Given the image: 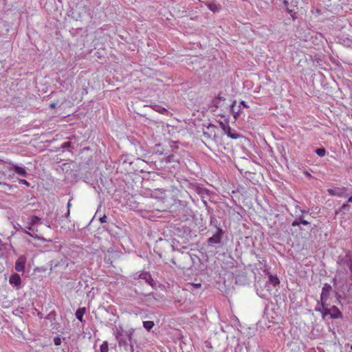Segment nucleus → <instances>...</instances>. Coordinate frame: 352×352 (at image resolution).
<instances>
[{
	"mask_svg": "<svg viewBox=\"0 0 352 352\" xmlns=\"http://www.w3.org/2000/svg\"><path fill=\"white\" fill-rule=\"evenodd\" d=\"M70 145V142H65L63 144V148H67V147H69Z\"/></svg>",
	"mask_w": 352,
	"mask_h": 352,
	"instance_id": "obj_28",
	"label": "nucleus"
},
{
	"mask_svg": "<svg viewBox=\"0 0 352 352\" xmlns=\"http://www.w3.org/2000/svg\"><path fill=\"white\" fill-rule=\"evenodd\" d=\"M197 192H198V194L200 195L201 197L203 198V199L205 198V195H208L207 190L204 189V188H199V189H197Z\"/></svg>",
	"mask_w": 352,
	"mask_h": 352,
	"instance_id": "obj_18",
	"label": "nucleus"
},
{
	"mask_svg": "<svg viewBox=\"0 0 352 352\" xmlns=\"http://www.w3.org/2000/svg\"><path fill=\"white\" fill-rule=\"evenodd\" d=\"M216 228V232L213 234L212 236L210 237L208 239V244H219L221 241L222 236H223V230L221 228H220L219 226L215 225Z\"/></svg>",
	"mask_w": 352,
	"mask_h": 352,
	"instance_id": "obj_3",
	"label": "nucleus"
},
{
	"mask_svg": "<svg viewBox=\"0 0 352 352\" xmlns=\"http://www.w3.org/2000/svg\"><path fill=\"white\" fill-rule=\"evenodd\" d=\"M19 182V184L25 185L26 186H30V183L27 182L25 179H20Z\"/></svg>",
	"mask_w": 352,
	"mask_h": 352,
	"instance_id": "obj_24",
	"label": "nucleus"
},
{
	"mask_svg": "<svg viewBox=\"0 0 352 352\" xmlns=\"http://www.w3.org/2000/svg\"><path fill=\"white\" fill-rule=\"evenodd\" d=\"M300 223L307 226V225L309 224V222L303 219L302 216H300L298 219H296L292 222V226L293 227H296V226H298Z\"/></svg>",
	"mask_w": 352,
	"mask_h": 352,
	"instance_id": "obj_11",
	"label": "nucleus"
},
{
	"mask_svg": "<svg viewBox=\"0 0 352 352\" xmlns=\"http://www.w3.org/2000/svg\"><path fill=\"white\" fill-rule=\"evenodd\" d=\"M69 214H70V210H69V209H68L67 213L65 214L66 217H69Z\"/></svg>",
	"mask_w": 352,
	"mask_h": 352,
	"instance_id": "obj_30",
	"label": "nucleus"
},
{
	"mask_svg": "<svg viewBox=\"0 0 352 352\" xmlns=\"http://www.w3.org/2000/svg\"><path fill=\"white\" fill-rule=\"evenodd\" d=\"M316 153L318 156L323 157L326 154V150L324 148H320L316 151Z\"/></svg>",
	"mask_w": 352,
	"mask_h": 352,
	"instance_id": "obj_17",
	"label": "nucleus"
},
{
	"mask_svg": "<svg viewBox=\"0 0 352 352\" xmlns=\"http://www.w3.org/2000/svg\"><path fill=\"white\" fill-rule=\"evenodd\" d=\"M12 168H13L14 172L17 175H19L20 176H22V177H27L28 173H27L25 168L21 167V166H19L18 165L13 164H12Z\"/></svg>",
	"mask_w": 352,
	"mask_h": 352,
	"instance_id": "obj_10",
	"label": "nucleus"
},
{
	"mask_svg": "<svg viewBox=\"0 0 352 352\" xmlns=\"http://www.w3.org/2000/svg\"><path fill=\"white\" fill-rule=\"evenodd\" d=\"M72 204H71V202L70 201L67 203V208L68 209H69V208L71 207Z\"/></svg>",
	"mask_w": 352,
	"mask_h": 352,
	"instance_id": "obj_34",
	"label": "nucleus"
},
{
	"mask_svg": "<svg viewBox=\"0 0 352 352\" xmlns=\"http://www.w3.org/2000/svg\"><path fill=\"white\" fill-rule=\"evenodd\" d=\"M154 322L153 321H151V320H148V321H144L143 322V327L148 331H151L153 327H154Z\"/></svg>",
	"mask_w": 352,
	"mask_h": 352,
	"instance_id": "obj_14",
	"label": "nucleus"
},
{
	"mask_svg": "<svg viewBox=\"0 0 352 352\" xmlns=\"http://www.w3.org/2000/svg\"><path fill=\"white\" fill-rule=\"evenodd\" d=\"M328 290L325 292V288L324 287L321 294V301L323 302L324 300H326L328 298Z\"/></svg>",
	"mask_w": 352,
	"mask_h": 352,
	"instance_id": "obj_19",
	"label": "nucleus"
},
{
	"mask_svg": "<svg viewBox=\"0 0 352 352\" xmlns=\"http://www.w3.org/2000/svg\"><path fill=\"white\" fill-rule=\"evenodd\" d=\"M323 317L329 315L331 318H342V313L336 306H332L331 308L322 307Z\"/></svg>",
	"mask_w": 352,
	"mask_h": 352,
	"instance_id": "obj_2",
	"label": "nucleus"
},
{
	"mask_svg": "<svg viewBox=\"0 0 352 352\" xmlns=\"http://www.w3.org/2000/svg\"><path fill=\"white\" fill-rule=\"evenodd\" d=\"M240 105H242L243 107H245V108H248V104H246V102L243 100H242L241 102H240Z\"/></svg>",
	"mask_w": 352,
	"mask_h": 352,
	"instance_id": "obj_27",
	"label": "nucleus"
},
{
	"mask_svg": "<svg viewBox=\"0 0 352 352\" xmlns=\"http://www.w3.org/2000/svg\"><path fill=\"white\" fill-rule=\"evenodd\" d=\"M100 352H108L109 351V346L108 343L107 341H104L102 343V344L100 346Z\"/></svg>",
	"mask_w": 352,
	"mask_h": 352,
	"instance_id": "obj_16",
	"label": "nucleus"
},
{
	"mask_svg": "<svg viewBox=\"0 0 352 352\" xmlns=\"http://www.w3.org/2000/svg\"><path fill=\"white\" fill-rule=\"evenodd\" d=\"M348 202H351V203H352V196H351V197L348 199Z\"/></svg>",
	"mask_w": 352,
	"mask_h": 352,
	"instance_id": "obj_35",
	"label": "nucleus"
},
{
	"mask_svg": "<svg viewBox=\"0 0 352 352\" xmlns=\"http://www.w3.org/2000/svg\"><path fill=\"white\" fill-rule=\"evenodd\" d=\"M208 8L213 12H217L221 10V6L214 3H208L206 4Z\"/></svg>",
	"mask_w": 352,
	"mask_h": 352,
	"instance_id": "obj_12",
	"label": "nucleus"
},
{
	"mask_svg": "<svg viewBox=\"0 0 352 352\" xmlns=\"http://www.w3.org/2000/svg\"><path fill=\"white\" fill-rule=\"evenodd\" d=\"M269 280L274 286H276V285L279 284V279L276 276L270 275L269 276Z\"/></svg>",
	"mask_w": 352,
	"mask_h": 352,
	"instance_id": "obj_15",
	"label": "nucleus"
},
{
	"mask_svg": "<svg viewBox=\"0 0 352 352\" xmlns=\"http://www.w3.org/2000/svg\"><path fill=\"white\" fill-rule=\"evenodd\" d=\"M351 349L352 350V345L351 346Z\"/></svg>",
	"mask_w": 352,
	"mask_h": 352,
	"instance_id": "obj_38",
	"label": "nucleus"
},
{
	"mask_svg": "<svg viewBox=\"0 0 352 352\" xmlns=\"http://www.w3.org/2000/svg\"><path fill=\"white\" fill-rule=\"evenodd\" d=\"M100 221L102 223L107 222V217H106V215H104L103 217H100Z\"/></svg>",
	"mask_w": 352,
	"mask_h": 352,
	"instance_id": "obj_26",
	"label": "nucleus"
},
{
	"mask_svg": "<svg viewBox=\"0 0 352 352\" xmlns=\"http://www.w3.org/2000/svg\"><path fill=\"white\" fill-rule=\"evenodd\" d=\"M27 258L25 256H20L15 262L14 268L18 272H23Z\"/></svg>",
	"mask_w": 352,
	"mask_h": 352,
	"instance_id": "obj_5",
	"label": "nucleus"
},
{
	"mask_svg": "<svg viewBox=\"0 0 352 352\" xmlns=\"http://www.w3.org/2000/svg\"><path fill=\"white\" fill-rule=\"evenodd\" d=\"M50 107H51L52 108H55V107H56V103H54V102L51 103V104H50Z\"/></svg>",
	"mask_w": 352,
	"mask_h": 352,
	"instance_id": "obj_33",
	"label": "nucleus"
},
{
	"mask_svg": "<svg viewBox=\"0 0 352 352\" xmlns=\"http://www.w3.org/2000/svg\"><path fill=\"white\" fill-rule=\"evenodd\" d=\"M327 287H328V289H331V286L330 285H328Z\"/></svg>",
	"mask_w": 352,
	"mask_h": 352,
	"instance_id": "obj_37",
	"label": "nucleus"
},
{
	"mask_svg": "<svg viewBox=\"0 0 352 352\" xmlns=\"http://www.w3.org/2000/svg\"><path fill=\"white\" fill-rule=\"evenodd\" d=\"M140 276L142 278L146 279V282H148V280L151 279V275L146 272L141 274Z\"/></svg>",
	"mask_w": 352,
	"mask_h": 352,
	"instance_id": "obj_21",
	"label": "nucleus"
},
{
	"mask_svg": "<svg viewBox=\"0 0 352 352\" xmlns=\"http://www.w3.org/2000/svg\"><path fill=\"white\" fill-rule=\"evenodd\" d=\"M41 223L42 222L41 221V219L38 217L31 216L29 219V221L27 223V226L25 228L21 227L20 228L23 232L28 234L32 237L34 239H38V240H41L42 241H46L47 240L45 239H44L43 237H40L37 234V226Z\"/></svg>",
	"mask_w": 352,
	"mask_h": 352,
	"instance_id": "obj_1",
	"label": "nucleus"
},
{
	"mask_svg": "<svg viewBox=\"0 0 352 352\" xmlns=\"http://www.w3.org/2000/svg\"><path fill=\"white\" fill-rule=\"evenodd\" d=\"M221 98H215L212 102V105L217 108L221 106Z\"/></svg>",
	"mask_w": 352,
	"mask_h": 352,
	"instance_id": "obj_20",
	"label": "nucleus"
},
{
	"mask_svg": "<svg viewBox=\"0 0 352 352\" xmlns=\"http://www.w3.org/2000/svg\"><path fill=\"white\" fill-rule=\"evenodd\" d=\"M230 110L233 113L234 119H236L241 113V105L236 107V101L234 100L232 104L230 105Z\"/></svg>",
	"mask_w": 352,
	"mask_h": 352,
	"instance_id": "obj_9",
	"label": "nucleus"
},
{
	"mask_svg": "<svg viewBox=\"0 0 352 352\" xmlns=\"http://www.w3.org/2000/svg\"><path fill=\"white\" fill-rule=\"evenodd\" d=\"M132 334H133V333H132V332H131V331L128 333L127 336H128V337H129V340H131V336H132Z\"/></svg>",
	"mask_w": 352,
	"mask_h": 352,
	"instance_id": "obj_29",
	"label": "nucleus"
},
{
	"mask_svg": "<svg viewBox=\"0 0 352 352\" xmlns=\"http://www.w3.org/2000/svg\"><path fill=\"white\" fill-rule=\"evenodd\" d=\"M157 294L149 293L147 294H142L141 299L147 305L153 304L155 300H157Z\"/></svg>",
	"mask_w": 352,
	"mask_h": 352,
	"instance_id": "obj_7",
	"label": "nucleus"
},
{
	"mask_svg": "<svg viewBox=\"0 0 352 352\" xmlns=\"http://www.w3.org/2000/svg\"><path fill=\"white\" fill-rule=\"evenodd\" d=\"M210 224L213 225L214 227H215V225H217L218 226L217 220L216 219H214V217H212L210 219Z\"/></svg>",
	"mask_w": 352,
	"mask_h": 352,
	"instance_id": "obj_25",
	"label": "nucleus"
},
{
	"mask_svg": "<svg viewBox=\"0 0 352 352\" xmlns=\"http://www.w3.org/2000/svg\"><path fill=\"white\" fill-rule=\"evenodd\" d=\"M347 207H348V204H344L342 205V208L346 209Z\"/></svg>",
	"mask_w": 352,
	"mask_h": 352,
	"instance_id": "obj_31",
	"label": "nucleus"
},
{
	"mask_svg": "<svg viewBox=\"0 0 352 352\" xmlns=\"http://www.w3.org/2000/svg\"><path fill=\"white\" fill-rule=\"evenodd\" d=\"M300 212H302V213H308V211H307V210H301V209H300Z\"/></svg>",
	"mask_w": 352,
	"mask_h": 352,
	"instance_id": "obj_36",
	"label": "nucleus"
},
{
	"mask_svg": "<svg viewBox=\"0 0 352 352\" xmlns=\"http://www.w3.org/2000/svg\"><path fill=\"white\" fill-rule=\"evenodd\" d=\"M54 344L56 346L60 345L61 342H62L60 338H59V337L54 338Z\"/></svg>",
	"mask_w": 352,
	"mask_h": 352,
	"instance_id": "obj_22",
	"label": "nucleus"
},
{
	"mask_svg": "<svg viewBox=\"0 0 352 352\" xmlns=\"http://www.w3.org/2000/svg\"><path fill=\"white\" fill-rule=\"evenodd\" d=\"M3 61L0 60V69L3 67Z\"/></svg>",
	"mask_w": 352,
	"mask_h": 352,
	"instance_id": "obj_32",
	"label": "nucleus"
},
{
	"mask_svg": "<svg viewBox=\"0 0 352 352\" xmlns=\"http://www.w3.org/2000/svg\"><path fill=\"white\" fill-rule=\"evenodd\" d=\"M85 311H86L85 308L82 307V308H79L76 311V317L80 322H82V320H83V316L85 313Z\"/></svg>",
	"mask_w": 352,
	"mask_h": 352,
	"instance_id": "obj_13",
	"label": "nucleus"
},
{
	"mask_svg": "<svg viewBox=\"0 0 352 352\" xmlns=\"http://www.w3.org/2000/svg\"><path fill=\"white\" fill-rule=\"evenodd\" d=\"M346 189L345 188H328L327 192L331 196H336L338 197H346L347 194L346 193Z\"/></svg>",
	"mask_w": 352,
	"mask_h": 352,
	"instance_id": "obj_4",
	"label": "nucleus"
},
{
	"mask_svg": "<svg viewBox=\"0 0 352 352\" xmlns=\"http://www.w3.org/2000/svg\"><path fill=\"white\" fill-rule=\"evenodd\" d=\"M120 336H121V333H118L117 336H116V338L118 340V342H119L120 345L125 343V341H124L122 338H120Z\"/></svg>",
	"mask_w": 352,
	"mask_h": 352,
	"instance_id": "obj_23",
	"label": "nucleus"
},
{
	"mask_svg": "<svg viewBox=\"0 0 352 352\" xmlns=\"http://www.w3.org/2000/svg\"><path fill=\"white\" fill-rule=\"evenodd\" d=\"M223 130L224 131V133L228 137H230V138H232L233 140H236L240 137V135L239 133H237L236 131H233V132L232 131V129L228 124L223 125Z\"/></svg>",
	"mask_w": 352,
	"mask_h": 352,
	"instance_id": "obj_8",
	"label": "nucleus"
},
{
	"mask_svg": "<svg viewBox=\"0 0 352 352\" xmlns=\"http://www.w3.org/2000/svg\"><path fill=\"white\" fill-rule=\"evenodd\" d=\"M10 284L15 287L16 288H19L21 285V279L18 274H13L9 278Z\"/></svg>",
	"mask_w": 352,
	"mask_h": 352,
	"instance_id": "obj_6",
	"label": "nucleus"
}]
</instances>
